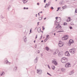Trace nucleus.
<instances>
[{
  "label": "nucleus",
  "instance_id": "nucleus-27",
  "mask_svg": "<svg viewBox=\"0 0 77 77\" xmlns=\"http://www.w3.org/2000/svg\"><path fill=\"white\" fill-rule=\"evenodd\" d=\"M52 67L53 69L54 70L55 69V66H53H53H52Z\"/></svg>",
  "mask_w": 77,
  "mask_h": 77
},
{
  "label": "nucleus",
  "instance_id": "nucleus-36",
  "mask_svg": "<svg viewBox=\"0 0 77 77\" xmlns=\"http://www.w3.org/2000/svg\"><path fill=\"white\" fill-rule=\"evenodd\" d=\"M48 36H49V35H47V36L46 37V38H48L47 39H48Z\"/></svg>",
  "mask_w": 77,
  "mask_h": 77
},
{
  "label": "nucleus",
  "instance_id": "nucleus-31",
  "mask_svg": "<svg viewBox=\"0 0 77 77\" xmlns=\"http://www.w3.org/2000/svg\"><path fill=\"white\" fill-rule=\"evenodd\" d=\"M69 41V42H72V41H74V40H73L70 39Z\"/></svg>",
  "mask_w": 77,
  "mask_h": 77
},
{
  "label": "nucleus",
  "instance_id": "nucleus-10",
  "mask_svg": "<svg viewBox=\"0 0 77 77\" xmlns=\"http://www.w3.org/2000/svg\"><path fill=\"white\" fill-rule=\"evenodd\" d=\"M74 42V41H72V42L69 41V42L68 43V45H69V46H70V45H71V44H73Z\"/></svg>",
  "mask_w": 77,
  "mask_h": 77
},
{
  "label": "nucleus",
  "instance_id": "nucleus-45",
  "mask_svg": "<svg viewBox=\"0 0 77 77\" xmlns=\"http://www.w3.org/2000/svg\"><path fill=\"white\" fill-rule=\"evenodd\" d=\"M39 22H38L37 23V25L38 26L39 25Z\"/></svg>",
  "mask_w": 77,
  "mask_h": 77
},
{
  "label": "nucleus",
  "instance_id": "nucleus-4",
  "mask_svg": "<svg viewBox=\"0 0 77 77\" xmlns=\"http://www.w3.org/2000/svg\"><path fill=\"white\" fill-rule=\"evenodd\" d=\"M62 60H64L65 62H65H68V58L65 57H63L62 58Z\"/></svg>",
  "mask_w": 77,
  "mask_h": 77
},
{
  "label": "nucleus",
  "instance_id": "nucleus-19",
  "mask_svg": "<svg viewBox=\"0 0 77 77\" xmlns=\"http://www.w3.org/2000/svg\"><path fill=\"white\" fill-rule=\"evenodd\" d=\"M74 72H73V71H71V72H70V73H69V74L70 75H71V74H74Z\"/></svg>",
  "mask_w": 77,
  "mask_h": 77
},
{
  "label": "nucleus",
  "instance_id": "nucleus-58",
  "mask_svg": "<svg viewBox=\"0 0 77 77\" xmlns=\"http://www.w3.org/2000/svg\"><path fill=\"white\" fill-rule=\"evenodd\" d=\"M71 18L70 17H68V19H69V20H70Z\"/></svg>",
  "mask_w": 77,
  "mask_h": 77
},
{
  "label": "nucleus",
  "instance_id": "nucleus-42",
  "mask_svg": "<svg viewBox=\"0 0 77 77\" xmlns=\"http://www.w3.org/2000/svg\"><path fill=\"white\" fill-rule=\"evenodd\" d=\"M68 65L67 64H66L65 65V67H68Z\"/></svg>",
  "mask_w": 77,
  "mask_h": 77
},
{
  "label": "nucleus",
  "instance_id": "nucleus-35",
  "mask_svg": "<svg viewBox=\"0 0 77 77\" xmlns=\"http://www.w3.org/2000/svg\"><path fill=\"white\" fill-rule=\"evenodd\" d=\"M67 66H69V65H70V63H67Z\"/></svg>",
  "mask_w": 77,
  "mask_h": 77
},
{
  "label": "nucleus",
  "instance_id": "nucleus-3",
  "mask_svg": "<svg viewBox=\"0 0 77 77\" xmlns=\"http://www.w3.org/2000/svg\"><path fill=\"white\" fill-rule=\"evenodd\" d=\"M68 37L66 35L65 36H64L62 38V39L63 40H67L68 39Z\"/></svg>",
  "mask_w": 77,
  "mask_h": 77
},
{
  "label": "nucleus",
  "instance_id": "nucleus-64",
  "mask_svg": "<svg viewBox=\"0 0 77 77\" xmlns=\"http://www.w3.org/2000/svg\"><path fill=\"white\" fill-rule=\"evenodd\" d=\"M41 32H42V33H43V32L42 31H41Z\"/></svg>",
  "mask_w": 77,
  "mask_h": 77
},
{
  "label": "nucleus",
  "instance_id": "nucleus-7",
  "mask_svg": "<svg viewBox=\"0 0 77 77\" xmlns=\"http://www.w3.org/2000/svg\"><path fill=\"white\" fill-rule=\"evenodd\" d=\"M65 56H69L70 55V54H69V52L68 51H66L65 52Z\"/></svg>",
  "mask_w": 77,
  "mask_h": 77
},
{
  "label": "nucleus",
  "instance_id": "nucleus-15",
  "mask_svg": "<svg viewBox=\"0 0 77 77\" xmlns=\"http://www.w3.org/2000/svg\"><path fill=\"white\" fill-rule=\"evenodd\" d=\"M38 61V59L37 57L34 60V63H36L37 61Z\"/></svg>",
  "mask_w": 77,
  "mask_h": 77
},
{
  "label": "nucleus",
  "instance_id": "nucleus-51",
  "mask_svg": "<svg viewBox=\"0 0 77 77\" xmlns=\"http://www.w3.org/2000/svg\"><path fill=\"white\" fill-rule=\"evenodd\" d=\"M47 74H48V75H50V73H49L48 72H47Z\"/></svg>",
  "mask_w": 77,
  "mask_h": 77
},
{
  "label": "nucleus",
  "instance_id": "nucleus-1",
  "mask_svg": "<svg viewBox=\"0 0 77 77\" xmlns=\"http://www.w3.org/2000/svg\"><path fill=\"white\" fill-rule=\"evenodd\" d=\"M55 19H56L55 21L56 23H59L61 21V18L60 17H55Z\"/></svg>",
  "mask_w": 77,
  "mask_h": 77
},
{
  "label": "nucleus",
  "instance_id": "nucleus-33",
  "mask_svg": "<svg viewBox=\"0 0 77 77\" xmlns=\"http://www.w3.org/2000/svg\"><path fill=\"white\" fill-rule=\"evenodd\" d=\"M42 28H43L42 30H44L45 29V28H44V26H43L42 27Z\"/></svg>",
  "mask_w": 77,
  "mask_h": 77
},
{
  "label": "nucleus",
  "instance_id": "nucleus-60",
  "mask_svg": "<svg viewBox=\"0 0 77 77\" xmlns=\"http://www.w3.org/2000/svg\"><path fill=\"white\" fill-rule=\"evenodd\" d=\"M26 9V7H24L23 8L24 9Z\"/></svg>",
  "mask_w": 77,
  "mask_h": 77
},
{
  "label": "nucleus",
  "instance_id": "nucleus-23",
  "mask_svg": "<svg viewBox=\"0 0 77 77\" xmlns=\"http://www.w3.org/2000/svg\"><path fill=\"white\" fill-rule=\"evenodd\" d=\"M38 19L39 20H41L42 19V17H39Z\"/></svg>",
  "mask_w": 77,
  "mask_h": 77
},
{
  "label": "nucleus",
  "instance_id": "nucleus-38",
  "mask_svg": "<svg viewBox=\"0 0 77 77\" xmlns=\"http://www.w3.org/2000/svg\"><path fill=\"white\" fill-rule=\"evenodd\" d=\"M48 68H49V69H51V68H50V66H49V65H48Z\"/></svg>",
  "mask_w": 77,
  "mask_h": 77
},
{
  "label": "nucleus",
  "instance_id": "nucleus-54",
  "mask_svg": "<svg viewBox=\"0 0 77 77\" xmlns=\"http://www.w3.org/2000/svg\"><path fill=\"white\" fill-rule=\"evenodd\" d=\"M1 18H2V19H3L4 18V17H1Z\"/></svg>",
  "mask_w": 77,
  "mask_h": 77
},
{
  "label": "nucleus",
  "instance_id": "nucleus-21",
  "mask_svg": "<svg viewBox=\"0 0 77 77\" xmlns=\"http://www.w3.org/2000/svg\"><path fill=\"white\" fill-rule=\"evenodd\" d=\"M45 49L47 50V51H48L49 50H50V49H49V48L48 47H46L45 48Z\"/></svg>",
  "mask_w": 77,
  "mask_h": 77
},
{
  "label": "nucleus",
  "instance_id": "nucleus-37",
  "mask_svg": "<svg viewBox=\"0 0 77 77\" xmlns=\"http://www.w3.org/2000/svg\"><path fill=\"white\" fill-rule=\"evenodd\" d=\"M69 28L70 29H72V26H69Z\"/></svg>",
  "mask_w": 77,
  "mask_h": 77
},
{
  "label": "nucleus",
  "instance_id": "nucleus-26",
  "mask_svg": "<svg viewBox=\"0 0 77 77\" xmlns=\"http://www.w3.org/2000/svg\"><path fill=\"white\" fill-rule=\"evenodd\" d=\"M19 28H22L23 26L21 25H20L19 26Z\"/></svg>",
  "mask_w": 77,
  "mask_h": 77
},
{
  "label": "nucleus",
  "instance_id": "nucleus-49",
  "mask_svg": "<svg viewBox=\"0 0 77 77\" xmlns=\"http://www.w3.org/2000/svg\"><path fill=\"white\" fill-rule=\"evenodd\" d=\"M37 5H39V3H37Z\"/></svg>",
  "mask_w": 77,
  "mask_h": 77
},
{
  "label": "nucleus",
  "instance_id": "nucleus-50",
  "mask_svg": "<svg viewBox=\"0 0 77 77\" xmlns=\"http://www.w3.org/2000/svg\"><path fill=\"white\" fill-rule=\"evenodd\" d=\"M30 33H31L32 32V29H31L30 31Z\"/></svg>",
  "mask_w": 77,
  "mask_h": 77
},
{
  "label": "nucleus",
  "instance_id": "nucleus-43",
  "mask_svg": "<svg viewBox=\"0 0 77 77\" xmlns=\"http://www.w3.org/2000/svg\"><path fill=\"white\" fill-rule=\"evenodd\" d=\"M47 38H46L44 40L45 42H46L47 41Z\"/></svg>",
  "mask_w": 77,
  "mask_h": 77
},
{
  "label": "nucleus",
  "instance_id": "nucleus-13",
  "mask_svg": "<svg viewBox=\"0 0 77 77\" xmlns=\"http://www.w3.org/2000/svg\"><path fill=\"white\" fill-rule=\"evenodd\" d=\"M64 1H61L60 2V5H63L64 4Z\"/></svg>",
  "mask_w": 77,
  "mask_h": 77
},
{
  "label": "nucleus",
  "instance_id": "nucleus-18",
  "mask_svg": "<svg viewBox=\"0 0 77 77\" xmlns=\"http://www.w3.org/2000/svg\"><path fill=\"white\" fill-rule=\"evenodd\" d=\"M64 32V31L63 30H60V31H58V32H57V33H59L60 32Z\"/></svg>",
  "mask_w": 77,
  "mask_h": 77
},
{
  "label": "nucleus",
  "instance_id": "nucleus-40",
  "mask_svg": "<svg viewBox=\"0 0 77 77\" xmlns=\"http://www.w3.org/2000/svg\"><path fill=\"white\" fill-rule=\"evenodd\" d=\"M48 5L47 6H46L47 7H48L49 5H50V4H49V2H48V4L47 5Z\"/></svg>",
  "mask_w": 77,
  "mask_h": 77
},
{
  "label": "nucleus",
  "instance_id": "nucleus-16",
  "mask_svg": "<svg viewBox=\"0 0 77 77\" xmlns=\"http://www.w3.org/2000/svg\"><path fill=\"white\" fill-rule=\"evenodd\" d=\"M58 52H59V51L58 50H57L56 51L54 52V54H56L58 53Z\"/></svg>",
  "mask_w": 77,
  "mask_h": 77
},
{
  "label": "nucleus",
  "instance_id": "nucleus-52",
  "mask_svg": "<svg viewBox=\"0 0 77 77\" xmlns=\"http://www.w3.org/2000/svg\"><path fill=\"white\" fill-rule=\"evenodd\" d=\"M37 46L36 45H35V48H36Z\"/></svg>",
  "mask_w": 77,
  "mask_h": 77
},
{
  "label": "nucleus",
  "instance_id": "nucleus-44",
  "mask_svg": "<svg viewBox=\"0 0 77 77\" xmlns=\"http://www.w3.org/2000/svg\"><path fill=\"white\" fill-rule=\"evenodd\" d=\"M58 25H57V26L56 27H55V29H57V28L58 27Z\"/></svg>",
  "mask_w": 77,
  "mask_h": 77
},
{
  "label": "nucleus",
  "instance_id": "nucleus-20",
  "mask_svg": "<svg viewBox=\"0 0 77 77\" xmlns=\"http://www.w3.org/2000/svg\"><path fill=\"white\" fill-rule=\"evenodd\" d=\"M37 31L38 33H40L41 32V28H40V29L39 28L38 29Z\"/></svg>",
  "mask_w": 77,
  "mask_h": 77
},
{
  "label": "nucleus",
  "instance_id": "nucleus-9",
  "mask_svg": "<svg viewBox=\"0 0 77 77\" xmlns=\"http://www.w3.org/2000/svg\"><path fill=\"white\" fill-rule=\"evenodd\" d=\"M63 54V52H60L58 53L59 56H62Z\"/></svg>",
  "mask_w": 77,
  "mask_h": 77
},
{
  "label": "nucleus",
  "instance_id": "nucleus-29",
  "mask_svg": "<svg viewBox=\"0 0 77 77\" xmlns=\"http://www.w3.org/2000/svg\"><path fill=\"white\" fill-rule=\"evenodd\" d=\"M40 70H39V69H37V73H39V72H40Z\"/></svg>",
  "mask_w": 77,
  "mask_h": 77
},
{
  "label": "nucleus",
  "instance_id": "nucleus-53",
  "mask_svg": "<svg viewBox=\"0 0 77 77\" xmlns=\"http://www.w3.org/2000/svg\"><path fill=\"white\" fill-rule=\"evenodd\" d=\"M70 66H71V65H70L68 66V67H70Z\"/></svg>",
  "mask_w": 77,
  "mask_h": 77
},
{
  "label": "nucleus",
  "instance_id": "nucleus-22",
  "mask_svg": "<svg viewBox=\"0 0 77 77\" xmlns=\"http://www.w3.org/2000/svg\"><path fill=\"white\" fill-rule=\"evenodd\" d=\"M11 8V5H9L8 6V8H7V10L8 11H9V9H10V8Z\"/></svg>",
  "mask_w": 77,
  "mask_h": 77
},
{
  "label": "nucleus",
  "instance_id": "nucleus-46",
  "mask_svg": "<svg viewBox=\"0 0 77 77\" xmlns=\"http://www.w3.org/2000/svg\"><path fill=\"white\" fill-rule=\"evenodd\" d=\"M60 7H58V8H57V9H58V10H59V9H60Z\"/></svg>",
  "mask_w": 77,
  "mask_h": 77
},
{
  "label": "nucleus",
  "instance_id": "nucleus-57",
  "mask_svg": "<svg viewBox=\"0 0 77 77\" xmlns=\"http://www.w3.org/2000/svg\"><path fill=\"white\" fill-rule=\"evenodd\" d=\"M39 13H38V16H39L40 15L39 14Z\"/></svg>",
  "mask_w": 77,
  "mask_h": 77
},
{
  "label": "nucleus",
  "instance_id": "nucleus-34",
  "mask_svg": "<svg viewBox=\"0 0 77 77\" xmlns=\"http://www.w3.org/2000/svg\"><path fill=\"white\" fill-rule=\"evenodd\" d=\"M51 9H52V10H53V9H54V8L52 6L51 7Z\"/></svg>",
  "mask_w": 77,
  "mask_h": 77
},
{
  "label": "nucleus",
  "instance_id": "nucleus-30",
  "mask_svg": "<svg viewBox=\"0 0 77 77\" xmlns=\"http://www.w3.org/2000/svg\"><path fill=\"white\" fill-rule=\"evenodd\" d=\"M3 74H5V73L4 72H2V73H1V75L2 76V75H3Z\"/></svg>",
  "mask_w": 77,
  "mask_h": 77
},
{
  "label": "nucleus",
  "instance_id": "nucleus-61",
  "mask_svg": "<svg viewBox=\"0 0 77 77\" xmlns=\"http://www.w3.org/2000/svg\"><path fill=\"white\" fill-rule=\"evenodd\" d=\"M41 38H42V35L41 36Z\"/></svg>",
  "mask_w": 77,
  "mask_h": 77
},
{
  "label": "nucleus",
  "instance_id": "nucleus-32",
  "mask_svg": "<svg viewBox=\"0 0 77 77\" xmlns=\"http://www.w3.org/2000/svg\"><path fill=\"white\" fill-rule=\"evenodd\" d=\"M71 25H72V26H73L74 25V23L72 22L71 23Z\"/></svg>",
  "mask_w": 77,
  "mask_h": 77
},
{
  "label": "nucleus",
  "instance_id": "nucleus-6",
  "mask_svg": "<svg viewBox=\"0 0 77 77\" xmlns=\"http://www.w3.org/2000/svg\"><path fill=\"white\" fill-rule=\"evenodd\" d=\"M58 45L59 47H62V46H63V45L62 44V42H61L60 41Z\"/></svg>",
  "mask_w": 77,
  "mask_h": 77
},
{
  "label": "nucleus",
  "instance_id": "nucleus-39",
  "mask_svg": "<svg viewBox=\"0 0 77 77\" xmlns=\"http://www.w3.org/2000/svg\"><path fill=\"white\" fill-rule=\"evenodd\" d=\"M75 13H77V9H75Z\"/></svg>",
  "mask_w": 77,
  "mask_h": 77
},
{
  "label": "nucleus",
  "instance_id": "nucleus-24",
  "mask_svg": "<svg viewBox=\"0 0 77 77\" xmlns=\"http://www.w3.org/2000/svg\"><path fill=\"white\" fill-rule=\"evenodd\" d=\"M66 8V6H64L62 7V8L63 9H65V8Z\"/></svg>",
  "mask_w": 77,
  "mask_h": 77
},
{
  "label": "nucleus",
  "instance_id": "nucleus-17",
  "mask_svg": "<svg viewBox=\"0 0 77 77\" xmlns=\"http://www.w3.org/2000/svg\"><path fill=\"white\" fill-rule=\"evenodd\" d=\"M14 71H17V68L16 67H14Z\"/></svg>",
  "mask_w": 77,
  "mask_h": 77
},
{
  "label": "nucleus",
  "instance_id": "nucleus-28",
  "mask_svg": "<svg viewBox=\"0 0 77 77\" xmlns=\"http://www.w3.org/2000/svg\"><path fill=\"white\" fill-rule=\"evenodd\" d=\"M61 70H62V71L63 72V71H65V69L62 68L61 69Z\"/></svg>",
  "mask_w": 77,
  "mask_h": 77
},
{
  "label": "nucleus",
  "instance_id": "nucleus-25",
  "mask_svg": "<svg viewBox=\"0 0 77 77\" xmlns=\"http://www.w3.org/2000/svg\"><path fill=\"white\" fill-rule=\"evenodd\" d=\"M66 25H67V23L64 22L63 23V26H66Z\"/></svg>",
  "mask_w": 77,
  "mask_h": 77
},
{
  "label": "nucleus",
  "instance_id": "nucleus-62",
  "mask_svg": "<svg viewBox=\"0 0 77 77\" xmlns=\"http://www.w3.org/2000/svg\"><path fill=\"white\" fill-rule=\"evenodd\" d=\"M46 18H47L46 17H45V18H44V20H45L46 19Z\"/></svg>",
  "mask_w": 77,
  "mask_h": 77
},
{
  "label": "nucleus",
  "instance_id": "nucleus-11",
  "mask_svg": "<svg viewBox=\"0 0 77 77\" xmlns=\"http://www.w3.org/2000/svg\"><path fill=\"white\" fill-rule=\"evenodd\" d=\"M60 24L59 23L58 24V28H57V30H60V29H61L62 28V26H61L60 25H60Z\"/></svg>",
  "mask_w": 77,
  "mask_h": 77
},
{
  "label": "nucleus",
  "instance_id": "nucleus-5",
  "mask_svg": "<svg viewBox=\"0 0 77 77\" xmlns=\"http://www.w3.org/2000/svg\"><path fill=\"white\" fill-rule=\"evenodd\" d=\"M23 40L25 42H27V37H26V36H24V37L23 38Z\"/></svg>",
  "mask_w": 77,
  "mask_h": 77
},
{
  "label": "nucleus",
  "instance_id": "nucleus-12",
  "mask_svg": "<svg viewBox=\"0 0 77 77\" xmlns=\"http://www.w3.org/2000/svg\"><path fill=\"white\" fill-rule=\"evenodd\" d=\"M22 1L23 2L24 4H25L26 2H28V0H22Z\"/></svg>",
  "mask_w": 77,
  "mask_h": 77
},
{
  "label": "nucleus",
  "instance_id": "nucleus-14",
  "mask_svg": "<svg viewBox=\"0 0 77 77\" xmlns=\"http://www.w3.org/2000/svg\"><path fill=\"white\" fill-rule=\"evenodd\" d=\"M5 63H6L7 64H8L9 63V61H8V59L6 58L5 59Z\"/></svg>",
  "mask_w": 77,
  "mask_h": 77
},
{
  "label": "nucleus",
  "instance_id": "nucleus-41",
  "mask_svg": "<svg viewBox=\"0 0 77 77\" xmlns=\"http://www.w3.org/2000/svg\"><path fill=\"white\" fill-rule=\"evenodd\" d=\"M47 5H48V4H47H47H46L45 6V8H46V6H47Z\"/></svg>",
  "mask_w": 77,
  "mask_h": 77
},
{
  "label": "nucleus",
  "instance_id": "nucleus-55",
  "mask_svg": "<svg viewBox=\"0 0 77 77\" xmlns=\"http://www.w3.org/2000/svg\"><path fill=\"white\" fill-rule=\"evenodd\" d=\"M42 70H40V72H42Z\"/></svg>",
  "mask_w": 77,
  "mask_h": 77
},
{
  "label": "nucleus",
  "instance_id": "nucleus-56",
  "mask_svg": "<svg viewBox=\"0 0 77 77\" xmlns=\"http://www.w3.org/2000/svg\"><path fill=\"white\" fill-rule=\"evenodd\" d=\"M35 42H36V40H34V43H35Z\"/></svg>",
  "mask_w": 77,
  "mask_h": 77
},
{
  "label": "nucleus",
  "instance_id": "nucleus-48",
  "mask_svg": "<svg viewBox=\"0 0 77 77\" xmlns=\"http://www.w3.org/2000/svg\"><path fill=\"white\" fill-rule=\"evenodd\" d=\"M37 36H38V35H36L35 37V39H36V38H37Z\"/></svg>",
  "mask_w": 77,
  "mask_h": 77
},
{
  "label": "nucleus",
  "instance_id": "nucleus-59",
  "mask_svg": "<svg viewBox=\"0 0 77 77\" xmlns=\"http://www.w3.org/2000/svg\"><path fill=\"white\" fill-rule=\"evenodd\" d=\"M35 17H37V14H35Z\"/></svg>",
  "mask_w": 77,
  "mask_h": 77
},
{
  "label": "nucleus",
  "instance_id": "nucleus-8",
  "mask_svg": "<svg viewBox=\"0 0 77 77\" xmlns=\"http://www.w3.org/2000/svg\"><path fill=\"white\" fill-rule=\"evenodd\" d=\"M52 63H54L55 65H57V63L55 60H53L52 61Z\"/></svg>",
  "mask_w": 77,
  "mask_h": 77
},
{
  "label": "nucleus",
  "instance_id": "nucleus-63",
  "mask_svg": "<svg viewBox=\"0 0 77 77\" xmlns=\"http://www.w3.org/2000/svg\"><path fill=\"white\" fill-rule=\"evenodd\" d=\"M26 9H29V8H26Z\"/></svg>",
  "mask_w": 77,
  "mask_h": 77
},
{
  "label": "nucleus",
  "instance_id": "nucleus-47",
  "mask_svg": "<svg viewBox=\"0 0 77 77\" xmlns=\"http://www.w3.org/2000/svg\"><path fill=\"white\" fill-rule=\"evenodd\" d=\"M44 3H46V0H44Z\"/></svg>",
  "mask_w": 77,
  "mask_h": 77
},
{
  "label": "nucleus",
  "instance_id": "nucleus-2",
  "mask_svg": "<svg viewBox=\"0 0 77 77\" xmlns=\"http://www.w3.org/2000/svg\"><path fill=\"white\" fill-rule=\"evenodd\" d=\"M75 49L74 48H72L69 50V52L72 54H74L75 53Z\"/></svg>",
  "mask_w": 77,
  "mask_h": 77
}]
</instances>
